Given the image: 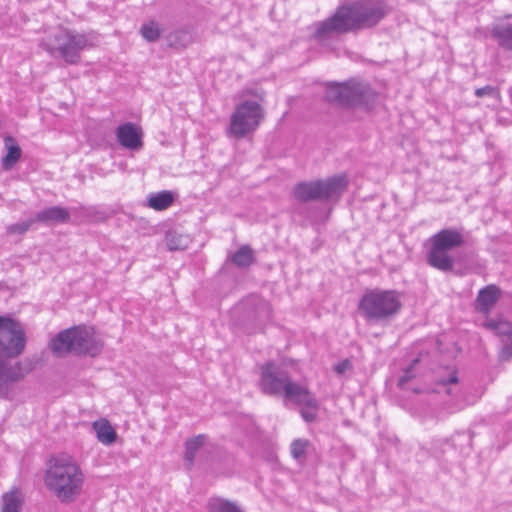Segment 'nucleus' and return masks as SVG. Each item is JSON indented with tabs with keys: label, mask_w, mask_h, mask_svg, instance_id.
Returning <instances> with one entry per match:
<instances>
[{
	"label": "nucleus",
	"mask_w": 512,
	"mask_h": 512,
	"mask_svg": "<svg viewBox=\"0 0 512 512\" xmlns=\"http://www.w3.org/2000/svg\"><path fill=\"white\" fill-rule=\"evenodd\" d=\"M44 484L61 503H72L82 494L85 475L72 457L55 456L47 462Z\"/></svg>",
	"instance_id": "f257e3e1"
},
{
	"label": "nucleus",
	"mask_w": 512,
	"mask_h": 512,
	"mask_svg": "<svg viewBox=\"0 0 512 512\" xmlns=\"http://www.w3.org/2000/svg\"><path fill=\"white\" fill-rule=\"evenodd\" d=\"M402 308L401 294L396 290L373 289L361 297L358 309L363 317L372 323L388 322Z\"/></svg>",
	"instance_id": "f03ea898"
},
{
	"label": "nucleus",
	"mask_w": 512,
	"mask_h": 512,
	"mask_svg": "<svg viewBox=\"0 0 512 512\" xmlns=\"http://www.w3.org/2000/svg\"><path fill=\"white\" fill-rule=\"evenodd\" d=\"M102 347L103 343L95 336L93 329L85 326L65 329L50 342V349L58 356L75 353L94 357L101 352Z\"/></svg>",
	"instance_id": "7ed1b4c3"
},
{
	"label": "nucleus",
	"mask_w": 512,
	"mask_h": 512,
	"mask_svg": "<svg viewBox=\"0 0 512 512\" xmlns=\"http://www.w3.org/2000/svg\"><path fill=\"white\" fill-rule=\"evenodd\" d=\"M42 46L50 55H59L67 64H77L81 52L89 46V39L84 33L59 26L42 40Z\"/></svg>",
	"instance_id": "20e7f679"
},
{
	"label": "nucleus",
	"mask_w": 512,
	"mask_h": 512,
	"mask_svg": "<svg viewBox=\"0 0 512 512\" xmlns=\"http://www.w3.org/2000/svg\"><path fill=\"white\" fill-rule=\"evenodd\" d=\"M260 390L269 396H283L286 400L307 398V387L293 381L289 374L268 362L261 367Z\"/></svg>",
	"instance_id": "39448f33"
},
{
	"label": "nucleus",
	"mask_w": 512,
	"mask_h": 512,
	"mask_svg": "<svg viewBox=\"0 0 512 512\" xmlns=\"http://www.w3.org/2000/svg\"><path fill=\"white\" fill-rule=\"evenodd\" d=\"M377 98V93L368 83L349 80L345 83H335L327 87L326 99L345 107L370 108Z\"/></svg>",
	"instance_id": "423d86ee"
},
{
	"label": "nucleus",
	"mask_w": 512,
	"mask_h": 512,
	"mask_svg": "<svg viewBox=\"0 0 512 512\" xmlns=\"http://www.w3.org/2000/svg\"><path fill=\"white\" fill-rule=\"evenodd\" d=\"M430 242L427 253L429 265L441 271H450L454 260L449 252L464 243L462 233L456 229H442L430 238Z\"/></svg>",
	"instance_id": "0eeeda50"
},
{
	"label": "nucleus",
	"mask_w": 512,
	"mask_h": 512,
	"mask_svg": "<svg viewBox=\"0 0 512 512\" xmlns=\"http://www.w3.org/2000/svg\"><path fill=\"white\" fill-rule=\"evenodd\" d=\"M341 7L345 10L351 31L371 28L388 14V7L383 0H358Z\"/></svg>",
	"instance_id": "6e6552de"
},
{
	"label": "nucleus",
	"mask_w": 512,
	"mask_h": 512,
	"mask_svg": "<svg viewBox=\"0 0 512 512\" xmlns=\"http://www.w3.org/2000/svg\"><path fill=\"white\" fill-rule=\"evenodd\" d=\"M348 184L345 175H336L324 180L298 183L293 193L301 202L325 201L340 196Z\"/></svg>",
	"instance_id": "1a4fd4ad"
},
{
	"label": "nucleus",
	"mask_w": 512,
	"mask_h": 512,
	"mask_svg": "<svg viewBox=\"0 0 512 512\" xmlns=\"http://www.w3.org/2000/svg\"><path fill=\"white\" fill-rule=\"evenodd\" d=\"M26 343V334L20 322L0 316V369L3 367V359L19 357Z\"/></svg>",
	"instance_id": "9d476101"
},
{
	"label": "nucleus",
	"mask_w": 512,
	"mask_h": 512,
	"mask_svg": "<svg viewBox=\"0 0 512 512\" xmlns=\"http://www.w3.org/2000/svg\"><path fill=\"white\" fill-rule=\"evenodd\" d=\"M264 118V110L259 101L244 100L233 112L229 133L236 138H243L255 131Z\"/></svg>",
	"instance_id": "9b49d317"
},
{
	"label": "nucleus",
	"mask_w": 512,
	"mask_h": 512,
	"mask_svg": "<svg viewBox=\"0 0 512 512\" xmlns=\"http://www.w3.org/2000/svg\"><path fill=\"white\" fill-rule=\"evenodd\" d=\"M345 10L339 7L329 18L315 24L313 38L319 42H324L334 35H340L350 32Z\"/></svg>",
	"instance_id": "f8f14e48"
},
{
	"label": "nucleus",
	"mask_w": 512,
	"mask_h": 512,
	"mask_svg": "<svg viewBox=\"0 0 512 512\" xmlns=\"http://www.w3.org/2000/svg\"><path fill=\"white\" fill-rule=\"evenodd\" d=\"M10 359H3V367L0 369V397L7 398L9 394V383L19 382L24 379L32 370L30 360L17 361L10 364Z\"/></svg>",
	"instance_id": "ddd939ff"
},
{
	"label": "nucleus",
	"mask_w": 512,
	"mask_h": 512,
	"mask_svg": "<svg viewBox=\"0 0 512 512\" xmlns=\"http://www.w3.org/2000/svg\"><path fill=\"white\" fill-rule=\"evenodd\" d=\"M142 137V129L132 122H126L116 129L118 143L129 150H140L143 147Z\"/></svg>",
	"instance_id": "4468645a"
},
{
	"label": "nucleus",
	"mask_w": 512,
	"mask_h": 512,
	"mask_svg": "<svg viewBox=\"0 0 512 512\" xmlns=\"http://www.w3.org/2000/svg\"><path fill=\"white\" fill-rule=\"evenodd\" d=\"M501 295V289L495 284L483 287L478 291L477 297L474 301L473 305L475 311L488 316L501 298Z\"/></svg>",
	"instance_id": "2eb2a0df"
},
{
	"label": "nucleus",
	"mask_w": 512,
	"mask_h": 512,
	"mask_svg": "<svg viewBox=\"0 0 512 512\" xmlns=\"http://www.w3.org/2000/svg\"><path fill=\"white\" fill-rule=\"evenodd\" d=\"M34 217L36 222L51 225L56 223H67L70 220V213L64 207L52 206L37 212Z\"/></svg>",
	"instance_id": "dca6fc26"
},
{
	"label": "nucleus",
	"mask_w": 512,
	"mask_h": 512,
	"mask_svg": "<svg viewBox=\"0 0 512 512\" xmlns=\"http://www.w3.org/2000/svg\"><path fill=\"white\" fill-rule=\"evenodd\" d=\"M483 327L492 331L496 336L504 340L512 339V322L502 317L490 319L488 318L483 324Z\"/></svg>",
	"instance_id": "f3484780"
},
{
	"label": "nucleus",
	"mask_w": 512,
	"mask_h": 512,
	"mask_svg": "<svg viewBox=\"0 0 512 512\" xmlns=\"http://www.w3.org/2000/svg\"><path fill=\"white\" fill-rule=\"evenodd\" d=\"M92 428L96 433V437L100 443L107 446L115 443L117 439V433L107 419L101 418L94 421L92 423Z\"/></svg>",
	"instance_id": "a211bd4d"
},
{
	"label": "nucleus",
	"mask_w": 512,
	"mask_h": 512,
	"mask_svg": "<svg viewBox=\"0 0 512 512\" xmlns=\"http://www.w3.org/2000/svg\"><path fill=\"white\" fill-rule=\"evenodd\" d=\"M492 37L497 41L498 45L505 50L512 51V24L497 23L491 29Z\"/></svg>",
	"instance_id": "6ab92c4d"
},
{
	"label": "nucleus",
	"mask_w": 512,
	"mask_h": 512,
	"mask_svg": "<svg viewBox=\"0 0 512 512\" xmlns=\"http://www.w3.org/2000/svg\"><path fill=\"white\" fill-rule=\"evenodd\" d=\"M6 155L2 158L1 165L6 171L11 170L21 157L22 151L20 146L15 142L12 136L4 138Z\"/></svg>",
	"instance_id": "aec40b11"
},
{
	"label": "nucleus",
	"mask_w": 512,
	"mask_h": 512,
	"mask_svg": "<svg viewBox=\"0 0 512 512\" xmlns=\"http://www.w3.org/2000/svg\"><path fill=\"white\" fill-rule=\"evenodd\" d=\"M205 441L206 436L204 434H199L186 440L184 461L188 469L194 465L195 457L198 451L204 446Z\"/></svg>",
	"instance_id": "412c9836"
},
{
	"label": "nucleus",
	"mask_w": 512,
	"mask_h": 512,
	"mask_svg": "<svg viewBox=\"0 0 512 512\" xmlns=\"http://www.w3.org/2000/svg\"><path fill=\"white\" fill-rule=\"evenodd\" d=\"M148 206L156 211H163L169 208L174 201L172 192L164 190L152 193L148 196Z\"/></svg>",
	"instance_id": "4be33fe9"
},
{
	"label": "nucleus",
	"mask_w": 512,
	"mask_h": 512,
	"mask_svg": "<svg viewBox=\"0 0 512 512\" xmlns=\"http://www.w3.org/2000/svg\"><path fill=\"white\" fill-rule=\"evenodd\" d=\"M307 399L305 400H299V399H292L291 401L296 403L297 405L302 406L301 409V416L306 422H312L315 420L317 416V408L318 404L316 399L312 396L310 391L307 389Z\"/></svg>",
	"instance_id": "5701e85b"
},
{
	"label": "nucleus",
	"mask_w": 512,
	"mask_h": 512,
	"mask_svg": "<svg viewBox=\"0 0 512 512\" xmlns=\"http://www.w3.org/2000/svg\"><path fill=\"white\" fill-rule=\"evenodd\" d=\"M21 504L19 491L11 490L3 494L0 512H19Z\"/></svg>",
	"instance_id": "b1692460"
},
{
	"label": "nucleus",
	"mask_w": 512,
	"mask_h": 512,
	"mask_svg": "<svg viewBox=\"0 0 512 512\" xmlns=\"http://www.w3.org/2000/svg\"><path fill=\"white\" fill-rule=\"evenodd\" d=\"M207 509L209 512H243L234 502L220 497L211 498Z\"/></svg>",
	"instance_id": "393cba45"
},
{
	"label": "nucleus",
	"mask_w": 512,
	"mask_h": 512,
	"mask_svg": "<svg viewBox=\"0 0 512 512\" xmlns=\"http://www.w3.org/2000/svg\"><path fill=\"white\" fill-rule=\"evenodd\" d=\"M188 237L176 231H169L166 234V245L170 251L183 250L188 245Z\"/></svg>",
	"instance_id": "a878e982"
},
{
	"label": "nucleus",
	"mask_w": 512,
	"mask_h": 512,
	"mask_svg": "<svg viewBox=\"0 0 512 512\" xmlns=\"http://www.w3.org/2000/svg\"><path fill=\"white\" fill-rule=\"evenodd\" d=\"M140 33L148 42H155L160 38L162 30L157 22L150 21L141 27Z\"/></svg>",
	"instance_id": "bb28decb"
},
{
	"label": "nucleus",
	"mask_w": 512,
	"mask_h": 512,
	"mask_svg": "<svg viewBox=\"0 0 512 512\" xmlns=\"http://www.w3.org/2000/svg\"><path fill=\"white\" fill-rule=\"evenodd\" d=\"M238 267H247L253 262V251L249 246H242L232 257Z\"/></svg>",
	"instance_id": "cd10ccee"
},
{
	"label": "nucleus",
	"mask_w": 512,
	"mask_h": 512,
	"mask_svg": "<svg viewBox=\"0 0 512 512\" xmlns=\"http://www.w3.org/2000/svg\"><path fill=\"white\" fill-rule=\"evenodd\" d=\"M309 441L304 439H296L291 444V455L296 460H302L305 457L306 449Z\"/></svg>",
	"instance_id": "c85d7f7f"
},
{
	"label": "nucleus",
	"mask_w": 512,
	"mask_h": 512,
	"mask_svg": "<svg viewBox=\"0 0 512 512\" xmlns=\"http://www.w3.org/2000/svg\"><path fill=\"white\" fill-rule=\"evenodd\" d=\"M36 223L35 217L29 218L23 222L15 223L8 226L7 231L9 234H24L29 228Z\"/></svg>",
	"instance_id": "c756f323"
},
{
	"label": "nucleus",
	"mask_w": 512,
	"mask_h": 512,
	"mask_svg": "<svg viewBox=\"0 0 512 512\" xmlns=\"http://www.w3.org/2000/svg\"><path fill=\"white\" fill-rule=\"evenodd\" d=\"M498 357L500 361H509L512 359V339L502 342Z\"/></svg>",
	"instance_id": "7c9ffc66"
},
{
	"label": "nucleus",
	"mask_w": 512,
	"mask_h": 512,
	"mask_svg": "<svg viewBox=\"0 0 512 512\" xmlns=\"http://www.w3.org/2000/svg\"><path fill=\"white\" fill-rule=\"evenodd\" d=\"M475 95L479 98H482L484 96L498 97L499 92L497 88L487 85L485 87L477 88L475 90Z\"/></svg>",
	"instance_id": "2f4dec72"
},
{
	"label": "nucleus",
	"mask_w": 512,
	"mask_h": 512,
	"mask_svg": "<svg viewBox=\"0 0 512 512\" xmlns=\"http://www.w3.org/2000/svg\"><path fill=\"white\" fill-rule=\"evenodd\" d=\"M249 95L254 96L259 101H263L265 94L263 91H260V90L246 89V90L242 91V97L249 96Z\"/></svg>",
	"instance_id": "473e14b6"
},
{
	"label": "nucleus",
	"mask_w": 512,
	"mask_h": 512,
	"mask_svg": "<svg viewBox=\"0 0 512 512\" xmlns=\"http://www.w3.org/2000/svg\"><path fill=\"white\" fill-rule=\"evenodd\" d=\"M413 377V375L411 374V367H408L406 370H405V373L404 375L399 379V383L398 385L400 387H403L405 383H407L411 378Z\"/></svg>",
	"instance_id": "72a5a7b5"
},
{
	"label": "nucleus",
	"mask_w": 512,
	"mask_h": 512,
	"mask_svg": "<svg viewBox=\"0 0 512 512\" xmlns=\"http://www.w3.org/2000/svg\"><path fill=\"white\" fill-rule=\"evenodd\" d=\"M349 366H350V362L348 360H344L343 362H341L335 366V370L337 373L342 374L347 370V368Z\"/></svg>",
	"instance_id": "f704fd0d"
},
{
	"label": "nucleus",
	"mask_w": 512,
	"mask_h": 512,
	"mask_svg": "<svg viewBox=\"0 0 512 512\" xmlns=\"http://www.w3.org/2000/svg\"><path fill=\"white\" fill-rule=\"evenodd\" d=\"M457 382H458V376L455 371L450 375L449 378L441 380V383L443 385L456 384Z\"/></svg>",
	"instance_id": "c9c22d12"
},
{
	"label": "nucleus",
	"mask_w": 512,
	"mask_h": 512,
	"mask_svg": "<svg viewBox=\"0 0 512 512\" xmlns=\"http://www.w3.org/2000/svg\"><path fill=\"white\" fill-rule=\"evenodd\" d=\"M462 408H463V406L455 407V408H453V407H448L447 409L449 410V412H450V413H454V412H456V411L461 410Z\"/></svg>",
	"instance_id": "e433bc0d"
},
{
	"label": "nucleus",
	"mask_w": 512,
	"mask_h": 512,
	"mask_svg": "<svg viewBox=\"0 0 512 512\" xmlns=\"http://www.w3.org/2000/svg\"><path fill=\"white\" fill-rule=\"evenodd\" d=\"M263 307L265 308V310L267 312V317H269V315H270V307H269V305L267 303H264Z\"/></svg>",
	"instance_id": "4c0bfd02"
}]
</instances>
